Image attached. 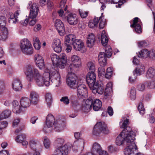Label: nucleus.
Wrapping results in <instances>:
<instances>
[{"label":"nucleus","mask_w":155,"mask_h":155,"mask_svg":"<svg viewBox=\"0 0 155 155\" xmlns=\"http://www.w3.org/2000/svg\"><path fill=\"white\" fill-rule=\"evenodd\" d=\"M26 138L25 135L21 134L17 136L15 139V141L17 143H20Z\"/></svg>","instance_id":"46"},{"label":"nucleus","mask_w":155,"mask_h":155,"mask_svg":"<svg viewBox=\"0 0 155 155\" xmlns=\"http://www.w3.org/2000/svg\"><path fill=\"white\" fill-rule=\"evenodd\" d=\"M45 98L47 105L48 106H50L51 105L52 101L51 94L50 93H47L46 95Z\"/></svg>","instance_id":"45"},{"label":"nucleus","mask_w":155,"mask_h":155,"mask_svg":"<svg viewBox=\"0 0 155 155\" xmlns=\"http://www.w3.org/2000/svg\"><path fill=\"white\" fill-rule=\"evenodd\" d=\"M24 72L28 80H34L39 87L43 86L44 84L48 86L51 83H53L56 87H58L61 84V77L56 67H51L49 70H46L42 77L38 69L31 65L26 66L24 68Z\"/></svg>","instance_id":"1"},{"label":"nucleus","mask_w":155,"mask_h":155,"mask_svg":"<svg viewBox=\"0 0 155 155\" xmlns=\"http://www.w3.org/2000/svg\"><path fill=\"white\" fill-rule=\"evenodd\" d=\"M28 5V8L30 9L29 14L30 18L34 19L36 17L38 14V9L37 5L35 3L32 4L31 2H29Z\"/></svg>","instance_id":"9"},{"label":"nucleus","mask_w":155,"mask_h":155,"mask_svg":"<svg viewBox=\"0 0 155 155\" xmlns=\"http://www.w3.org/2000/svg\"><path fill=\"white\" fill-rule=\"evenodd\" d=\"M67 61V57L65 54H61L59 55V59L58 60L57 64L55 65L54 68L59 67L61 68H63L65 66ZM58 69V68H57Z\"/></svg>","instance_id":"11"},{"label":"nucleus","mask_w":155,"mask_h":155,"mask_svg":"<svg viewBox=\"0 0 155 155\" xmlns=\"http://www.w3.org/2000/svg\"><path fill=\"white\" fill-rule=\"evenodd\" d=\"M138 110L140 114H143L145 113V109L143 104L140 103L138 107Z\"/></svg>","instance_id":"50"},{"label":"nucleus","mask_w":155,"mask_h":155,"mask_svg":"<svg viewBox=\"0 0 155 155\" xmlns=\"http://www.w3.org/2000/svg\"><path fill=\"white\" fill-rule=\"evenodd\" d=\"M12 85L13 89L15 91H20L22 87L21 81L17 78L14 79Z\"/></svg>","instance_id":"25"},{"label":"nucleus","mask_w":155,"mask_h":155,"mask_svg":"<svg viewBox=\"0 0 155 155\" xmlns=\"http://www.w3.org/2000/svg\"><path fill=\"white\" fill-rule=\"evenodd\" d=\"M71 63L69 66L68 70V71H73L76 68L81 66V58L76 55H72L70 58Z\"/></svg>","instance_id":"5"},{"label":"nucleus","mask_w":155,"mask_h":155,"mask_svg":"<svg viewBox=\"0 0 155 155\" xmlns=\"http://www.w3.org/2000/svg\"><path fill=\"white\" fill-rule=\"evenodd\" d=\"M87 45L89 48L92 47L96 41L95 35L93 33L89 34L87 37Z\"/></svg>","instance_id":"22"},{"label":"nucleus","mask_w":155,"mask_h":155,"mask_svg":"<svg viewBox=\"0 0 155 155\" xmlns=\"http://www.w3.org/2000/svg\"><path fill=\"white\" fill-rule=\"evenodd\" d=\"M155 76V67H151L148 68L145 73V77L147 79H151Z\"/></svg>","instance_id":"27"},{"label":"nucleus","mask_w":155,"mask_h":155,"mask_svg":"<svg viewBox=\"0 0 155 155\" xmlns=\"http://www.w3.org/2000/svg\"><path fill=\"white\" fill-rule=\"evenodd\" d=\"M104 66H101L98 69V74L99 76H101L104 75L105 73V69L104 67Z\"/></svg>","instance_id":"51"},{"label":"nucleus","mask_w":155,"mask_h":155,"mask_svg":"<svg viewBox=\"0 0 155 155\" xmlns=\"http://www.w3.org/2000/svg\"><path fill=\"white\" fill-rule=\"evenodd\" d=\"M120 0H112L111 3L114 4H117L118 3L117 5H116V7H120V6L124 3L126 2L125 0H122L120 2Z\"/></svg>","instance_id":"49"},{"label":"nucleus","mask_w":155,"mask_h":155,"mask_svg":"<svg viewBox=\"0 0 155 155\" xmlns=\"http://www.w3.org/2000/svg\"><path fill=\"white\" fill-rule=\"evenodd\" d=\"M8 122L6 121H4L2 122L1 123L0 122V127L2 129L3 128L6 127L8 125Z\"/></svg>","instance_id":"64"},{"label":"nucleus","mask_w":155,"mask_h":155,"mask_svg":"<svg viewBox=\"0 0 155 155\" xmlns=\"http://www.w3.org/2000/svg\"><path fill=\"white\" fill-rule=\"evenodd\" d=\"M76 39L74 35L72 34L69 35L65 37V44L66 45H73Z\"/></svg>","instance_id":"24"},{"label":"nucleus","mask_w":155,"mask_h":155,"mask_svg":"<svg viewBox=\"0 0 155 155\" xmlns=\"http://www.w3.org/2000/svg\"><path fill=\"white\" fill-rule=\"evenodd\" d=\"M147 45V43L145 41H142L139 42L138 46L139 47H141L145 46Z\"/></svg>","instance_id":"61"},{"label":"nucleus","mask_w":155,"mask_h":155,"mask_svg":"<svg viewBox=\"0 0 155 155\" xmlns=\"http://www.w3.org/2000/svg\"><path fill=\"white\" fill-rule=\"evenodd\" d=\"M105 53L100 52L98 55V60L100 66H105L107 62V58H110L112 54V49L110 46H107L105 48Z\"/></svg>","instance_id":"4"},{"label":"nucleus","mask_w":155,"mask_h":155,"mask_svg":"<svg viewBox=\"0 0 155 155\" xmlns=\"http://www.w3.org/2000/svg\"><path fill=\"white\" fill-rule=\"evenodd\" d=\"M68 151V147L67 145H65L63 146H58L54 153L56 155H66Z\"/></svg>","instance_id":"16"},{"label":"nucleus","mask_w":155,"mask_h":155,"mask_svg":"<svg viewBox=\"0 0 155 155\" xmlns=\"http://www.w3.org/2000/svg\"><path fill=\"white\" fill-rule=\"evenodd\" d=\"M102 106V103L99 99H96L94 101L93 106V110L95 111H98Z\"/></svg>","instance_id":"36"},{"label":"nucleus","mask_w":155,"mask_h":155,"mask_svg":"<svg viewBox=\"0 0 155 155\" xmlns=\"http://www.w3.org/2000/svg\"><path fill=\"white\" fill-rule=\"evenodd\" d=\"M52 48L54 51L57 53L60 52L61 51L60 40L57 38L54 39L52 43Z\"/></svg>","instance_id":"21"},{"label":"nucleus","mask_w":155,"mask_h":155,"mask_svg":"<svg viewBox=\"0 0 155 155\" xmlns=\"http://www.w3.org/2000/svg\"><path fill=\"white\" fill-rule=\"evenodd\" d=\"M20 10L16 11L14 14L9 13L8 15V17L10 19H17L19 18L18 17L20 14Z\"/></svg>","instance_id":"41"},{"label":"nucleus","mask_w":155,"mask_h":155,"mask_svg":"<svg viewBox=\"0 0 155 155\" xmlns=\"http://www.w3.org/2000/svg\"><path fill=\"white\" fill-rule=\"evenodd\" d=\"M21 51L26 55H31L33 53V48L30 41L27 38L21 39L20 42Z\"/></svg>","instance_id":"2"},{"label":"nucleus","mask_w":155,"mask_h":155,"mask_svg":"<svg viewBox=\"0 0 155 155\" xmlns=\"http://www.w3.org/2000/svg\"><path fill=\"white\" fill-rule=\"evenodd\" d=\"M123 132L122 131L116 139L115 143L117 145L120 146L121 145L124 141V137L125 135Z\"/></svg>","instance_id":"33"},{"label":"nucleus","mask_w":155,"mask_h":155,"mask_svg":"<svg viewBox=\"0 0 155 155\" xmlns=\"http://www.w3.org/2000/svg\"><path fill=\"white\" fill-rule=\"evenodd\" d=\"M101 150L100 145L97 143H95L92 146L91 151L94 154H97Z\"/></svg>","instance_id":"37"},{"label":"nucleus","mask_w":155,"mask_h":155,"mask_svg":"<svg viewBox=\"0 0 155 155\" xmlns=\"http://www.w3.org/2000/svg\"><path fill=\"white\" fill-rule=\"evenodd\" d=\"M36 65L40 69H42L45 68V64L44 59L35 62Z\"/></svg>","instance_id":"43"},{"label":"nucleus","mask_w":155,"mask_h":155,"mask_svg":"<svg viewBox=\"0 0 155 155\" xmlns=\"http://www.w3.org/2000/svg\"><path fill=\"white\" fill-rule=\"evenodd\" d=\"M145 85L143 84H139L137 87L138 90L140 91H143L145 89Z\"/></svg>","instance_id":"63"},{"label":"nucleus","mask_w":155,"mask_h":155,"mask_svg":"<svg viewBox=\"0 0 155 155\" xmlns=\"http://www.w3.org/2000/svg\"><path fill=\"white\" fill-rule=\"evenodd\" d=\"M130 97L131 99L134 100L135 99L136 97V91L135 88L132 87L130 91Z\"/></svg>","instance_id":"47"},{"label":"nucleus","mask_w":155,"mask_h":155,"mask_svg":"<svg viewBox=\"0 0 155 155\" xmlns=\"http://www.w3.org/2000/svg\"><path fill=\"white\" fill-rule=\"evenodd\" d=\"M77 93L79 98H83L87 97V91L86 86L82 84L79 85L77 88Z\"/></svg>","instance_id":"12"},{"label":"nucleus","mask_w":155,"mask_h":155,"mask_svg":"<svg viewBox=\"0 0 155 155\" xmlns=\"http://www.w3.org/2000/svg\"><path fill=\"white\" fill-rule=\"evenodd\" d=\"M96 80V74L94 72L91 71L87 74L86 81L89 88L93 87V86L96 84V83H97Z\"/></svg>","instance_id":"10"},{"label":"nucleus","mask_w":155,"mask_h":155,"mask_svg":"<svg viewBox=\"0 0 155 155\" xmlns=\"http://www.w3.org/2000/svg\"><path fill=\"white\" fill-rule=\"evenodd\" d=\"M144 71V66L143 65H140L133 71V73L134 75L135 74H136L137 75H140L143 74Z\"/></svg>","instance_id":"31"},{"label":"nucleus","mask_w":155,"mask_h":155,"mask_svg":"<svg viewBox=\"0 0 155 155\" xmlns=\"http://www.w3.org/2000/svg\"><path fill=\"white\" fill-rule=\"evenodd\" d=\"M30 97L31 102L34 104H36L39 101V96L36 92L34 91L31 92Z\"/></svg>","instance_id":"26"},{"label":"nucleus","mask_w":155,"mask_h":155,"mask_svg":"<svg viewBox=\"0 0 155 155\" xmlns=\"http://www.w3.org/2000/svg\"><path fill=\"white\" fill-rule=\"evenodd\" d=\"M112 83L111 82H109L106 85L105 89L104 95L105 98H110L112 95Z\"/></svg>","instance_id":"20"},{"label":"nucleus","mask_w":155,"mask_h":155,"mask_svg":"<svg viewBox=\"0 0 155 155\" xmlns=\"http://www.w3.org/2000/svg\"><path fill=\"white\" fill-rule=\"evenodd\" d=\"M13 111L16 114H19L21 112V108L20 106H18V107L13 108Z\"/></svg>","instance_id":"54"},{"label":"nucleus","mask_w":155,"mask_h":155,"mask_svg":"<svg viewBox=\"0 0 155 155\" xmlns=\"http://www.w3.org/2000/svg\"><path fill=\"white\" fill-rule=\"evenodd\" d=\"M54 26L60 35H64L65 33V29L64 25L61 20H56L55 22Z\"/></svg>","instance_id":"14"},{"label":"nucleus","mask_w":155,"mask_h":155,"mask_svg":"<svg viewBox=\"0 0 155 155\" xmlns=\"http://www.w3.org/2000/svg\"><path fill=\"white\" fill-rule=\"evenodd\" d=\"M64 140L61 138H58L56 141V143L59 145L58 146H61V145L64 143Z\"/></svg>","instance_id":"62"},{"label":"nucleus","mask_w":155,"mask_h":155,"mask_svg":"<svg viewBox=\"0 0 155 155\" xmlns=\"http://www.w3.org/2000/svg\"><path fill=\"white\" fill-rule=\"evenodd\" d=\"M55 119L54 116L52 114L48 115L46 118V125L44 128L43 130L46 133H49L51 131L50 128L53 125H54Z\"/></svg>","instance_id":"8"},{"label":"nucleus","mask_w":155,"mask_h":155,"mask_svg":"<svg viewBox=\"0 0 155 155\" xmlns=\"http://www.w3.org/2000/svg\"><path fill=\"white\" fill-rule=\"evenodd\" d=\"M60 101H62L65 104H68L69 103V100L68 97H64L61 98L60 99Z\"/></svg>","instance_id":"55"},{"label":"nucleus","mask_w":155,"mask_h":155,"mask_svg":"<svg viewBox=\"0 0 155 155\" xmlns=\"http://www.w3.org/2000/svg\"><path fill=\"white\" fill-rule=\"evenodd\" d=\"M20 122V119L19 118H17L15 119L13 122L12 126L14 127H15Z\"/></svg>","instance_id":"60"},{"label":"nucleus","mask_w":155,"mask_h":155,"mask_svg":"<svg viewBox=\"0 0 155 155\" xmlns=\"http://www.w3.org/2000/svg\"><path fill=\"white\" fill-rule=\"evenodd\" d=\"M101 133L105 135L108 134L110 133V130L104 122H99L96 124L94 127L93 134L98 136Z\"/></svg>","instance_id":"3"},{"label":"nucleus","mask_w":155,"mask_h":155,"mask_svg":"<svg viewBox=\"0 0 155 155\" xmlns=\"http://www.w3.org/2000/svg\"><path fill=\"white\" fill-rule=\"evenodd\" d=\"M50 57L53 64L51 67H54L59 59V56H58L55 54L52 53L51 54Z\"/></svg>","instance_id":"40"},{"label":"nucleus","mask_w":155,"mask_h":155,"mask_svg":"<svg viewBox=\"0 0 155 155\" xmlns=\"http://www.w3.org/2000/svg\"><path fill=\"white\" fill-rule=\"evenodd\" d=\"M137 147L135 143H132V145H127L124 150L125 155H138L135 153L134 150L137 149Z\"/></svg>","instance_id":"18"},{"label":"nucleus","mask_w":155,"mask_h":155,"mask_svg":"<svg viewBox=\"0 0 155 155\" xmlns=\"http://www.w3.org/2000/svg\"><path fill=\"white\" fill-rule=\"evenodd\" d=\"M66 21L70 25H75L78 22V20H66Z\"/></svg>","instance_id":"59"},{"label":"nucleus","mask_w":155,"mask_h":155,"mask_svg":"<svg viewBox=\"0 0 155 155\" xmlns=\"http://www.w3.org/2000/svg\"><path fill=\"white\" fill-rule=\"evenodd\" d=\"M94 94L97 93L98 94H101L104 92V88L102 86L100 85L98 83L93 86V87L90 88Z\"/></svg>","instance_id":"23"},{"label":"nucleus","mask_w":155,"mask_h":155,"mask_svg":"<svg viewBox=\"0 0 155 155\" xmlns=\"http://www.w3.org/2000/svg\"><path fill=\"white\" fill-rule=\"evenodd\" d=\"M101 41L102 45L105 48L108 42V39L104 31H103L102 32Z\"/></svg>","instance_id":"34"},{"label":"nucleus","mask_w":155,"mask_h":155,"mask_svg":"<svg viewBox=\"0 0 155 155\" xmlns=\"http://www.w3.org/2000/svg\"><path fill=\"white\" fill-rule=\"evenodd\" d=\"M80 15L82 18H84L86 17L88 15V12H81L79 11Z\"/></svg>","instance_id":"58"},{"label":"nucleus","mask_w":155,"mask_h":155,"mask_svg":"<svg viewBox=\"0 0 155 155\" xmlns=\"http://www.w3.org/2000/svg\"><path fill=\"white\" fill-rule=\"evenodd\" d=\"M100 21L99 24V28L100 29H103L104 27L106 25V20H99Z\"/></svg>","instance_id":"52"},{"label":"nucleus","mask_w":155,"mask_h":155,"mask_svg":"<svg viewBox=\"0 0 155 155\" xmlns=\"http://www.w3.org/2000/svg\"><path fill=\"white\" fill-rule=\"evenodd\" d=\"M10 110H6L3 111L0 114V120L8 117L11 114Z\"/></svg>","instance_id":"38"},{"label":"nucleus","mask_w":155,"mask_h":155,"mask_svg":"<svg viewBox=\"0 0 155 155\" xmlns=\"http://www.w3.org/2000/svg\"><path fill=\"white\" fill-rule=\"evenodd\" d=\"M20 104L24 108L29 107L30 105L31 101L29 98L27 97H22L20 100Z\"/></svg>","instance_id":"29"},{"label":"nucleus","mask_w":155,"mask_h":155,"mask_svg":"<svg viewBox=\"0 0 155 155\" xmlns=\"http://www.w3.org/2000/svg\"><path fill=\"white\" fill-rule=\"evenodd\" d=\"M148 87L151 89L155 88V81L151 80L148 83Z\"/></svg>","instance_id":"56"},{"label":"nucleus","mask_w":155,"mask_h":155,"mask_svg":"<svg viewBox=\"0 0 155 155\" xmlns=\"http://www.w3.org/2000/svg\"><path fill=\"white\" fill-rule=\"evenodd\" d=\"M8 31L7 28L5 27H3L2 29V32L0 36L1 39L2 40L6 39L8 38Z\"/></svg>","instance_id":"39"},{"label":"nucleus","mask_w":155,"mask_h":155,"mask_svg":"<svg viewBox=\"0 0 155 155\" xmlns=\"http://www.w3.org/2000/svg\"><path fill=\"white\" fill-rule=\"evenodd\" d=\"M65 127L64 123L61 121H59L54 124V128L56 131H59L63 130Z\"/></svg>","instance_id":"35"},{"label":"nucleus","mask_w":155,"mask_h":155,"mask_svg":"<svg viewBox=\"0 0 155 155\" xmlns=\"http://www.w3.org/2000/svg\"><path fill=\"white\" fill-rule=\"evenodd\" d=\"M93 99L89 97L85 101V103L82 106L81 110L84 112H87L91 109L93 104Z\"/></svg>","instance_id":"15"},{"label":"nucleus","mask_w":155,"mask_h":155,"mask_svg":"<svg viewBox=\"0 0 155 155\" xmlns=\"http://www.w3.org/2000/svg\"><path fill=\"white\" fill-rule=\"evenodd\" d=\"M44 59L42 57L38 54H36L35 56V62Z\"/></svg>","instance_id":"57"},{"label":"nucleus","mask_w":155,"mask_h":155,"mask_svg":"<svg viewBox=\"0 0 155 155\" xmlns=\"http://www.w3.org/2000/svg\"><path fill=\"white\" fill-rule=\"evenodd\" d=\"M129 122V119L125 117H124L121 119V120L120 122V127L121 128H124L125 129L126 131L127 130V128L129 129V130H131V128L129 127H127V125H128Z\"/></svg>","instance_id":"32"},{"label":"nucleus","mask_w":155,"mask_h":155,"mask_svg":"<svg viewBox=\"0 0 155 155\" xmlns=\"http://www.w3.org/2000/svg\"><path fill=\"white\" fill-rule=\"evenodd\" d=\"M131 130H130L126 131V129H125L122 131L125 134L124 137V141L128 143V145H131L132 143H134L133 142L135 139L134 133Z\"/></svg>","instance_id":"7"},{"label":"nucleus","mask_w":155,"mask_h":155,"mask_svg":"<svg viewBox=\"0 0 155 155\" xmlns=\"http://www.w3.org/2000/svg\"><path fill=\"white\" fill-rule=\"evenodd\" d=\"M84 141L83 139L77 140L73 144V149L77 151L82 150L84 147Z\"/></svg>","instance_id":"19"},{"label":"nucleus","mask_w":155,"mask_h":155,"mask_svg":"<svg viewBox=\"0 0 155 155\" xmlns=\"http://www.w3.org/2000/svg\"><path fill=\"white\" fill-rule=\"evenodd\" d=\"M138 22V20H133V24L131 25L130 26L131 27H134L136 32L138 34H140L142 32V30L141 27Z\"/></svg>","instance_id":"30"},{"label":"nucleus","mask_w":155,"mask_h":155,"mask_svg":"<svg viewBox=\"0 0 155 155\" xmlns=\"http://www.w3.org/2000/svg\"><path fill=\"white\" fill-rule=\"evenodd\" d=\"M71 103L72 107L74 109L76 108L79 105L78 101L76 100L72 101H71Z\"/></svg>","instance_id":"53"},{"label":"nucleus","mask_w":155,"mask_h":155,"mask_svg":"<svg viewBox=\"0 0 155 155\" xmlns=\"http://www.w3.org/2000/svg\"><path fill=\"white\" fill-rule=\"evenodd\" d=\"M44 145L46 149L49 148L50 146L51 142L49 139L46 136L42 137Z\"/></svg>","instance_id":"42"},{"label":"nucleus","mask_w":155,"mask_h":155,"mask_svg":"<svg viewBox=\"0 0 155 155\" xmlns=\"http://www.w3.org/2000/svg\"><path fill=\"white\" fill-rule=\"evenodd\" d=\"M151 50L149 51L146 49L141 50L137 54L139 57L141 58H145L148 57L151 58Z\"/></svg>","instance_id":"28"},{"label":"nucleus","mask_w":155,"mask_h":155,"mask_svg":"<svg viewBox=\"0 0 155 155\" xmlns=\"http://www.w3.org/2000/svg\"><path fill=\"white\" fill-rule=\"evenodd\" d=\"M98 23V20H90L89 22L88 26L90 28H93L97 26Z\"/></svg>","instance_id":"48"},{"label":"nucleus","mask_w":155,"mask_h":155,"mask_svg":"<svg viewBox=\"0 0 155 155\" xmlns=\"http://www.w3.org/2000/svg\"><path fill=\"white\" fill-rule=\"evenodd\" d=\"M73 48L76 51H81L82 52L86 51L83 42L80 39H77L73 45Z\"/></svg>","instance_id":"13"},{"label":"nucleus","mask_w":155,"mask_h":155,"mask_svg":"<svg viewBox=\"0 0 155 155\" xmlns=\"http://www.w3.org/2000/svg\"><path fill=\"white\" fill-rule=\"evenodd\" d=\"M87 69L91 71H94L95 70L94 64L92 62H89L87 64Z\"/></svg>","instance_id":"44"},{"label":"nucleus","mask_w":155,"mask_h":155,"mask_svg":"<svg viewBox=\"0 0 155 155\" xmlns=\"http://www.w3.org/2000/svg\"><path fill=\"white\" fill-rule=\"evenodd\" d=\"M73 71H69L68 75V78L66 80L67 85L72 89H75L77 87V83L78 78L77 76Z\"/></svg>","instance_id":"6"},{"label":"nucleus","mask_w":155,"mask_h":155,"mask_svg":"<svg viewBox=\"0 0 155 155\" xmlns=\"http://www.w3.org/2000/svg\"><path fill=\"white\" fill-rule=\"evenodd\" d=\"M29 145L33 151L42 150L41 145L36 140L31 139L29 141Z\"/></svg>","instance_id":"17"}]
</instances>
